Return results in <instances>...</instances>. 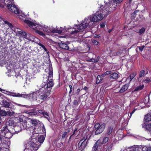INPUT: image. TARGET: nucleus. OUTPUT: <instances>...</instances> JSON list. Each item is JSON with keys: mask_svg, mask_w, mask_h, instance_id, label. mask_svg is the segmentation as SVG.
I'll return each instance as SVG.
<instances>
[{"mask_svg": "<svg viewBox=\"0 0 151 151\" xmlns=\"http://www.w3.org/2000/svg\"><path fill=\"white\" fill-rule=\"evenodd\" d=\"M122 0H114L113 3L111 4L110 2L105 3V5L103 6L101 5L100 7L99 12H97L95 14H93L89 17V21L93 24L94 22L101 20L103 18V15L104 17H106L108 15L111 14V12L116 9L117 4L122 1Z\"/></svg>", "mask_w": 151, "mask_h": 151, "instance_id": "nucleus-1", "label": "nucleus"}, {"mask_svg": "<svg viewBox=\"0 0 151 151\" xmlns=\"http://www.w3.org/2000/svg\"><path fill=\"white\" fill-rule=\"evenodd\" d=\"M49 76H47V83L45 84V85H42V88L46 90L47 91L50 92L52 89V87L54 85L53 82L52 81L53 71L52 68L51 67L49 68Z\"/></svg>", "mask_w": 151, "mask_h": 151, "instance_id": "nucleus-2", "label": "nucleus"}, {"mask_svg": "<svg viewBox=\"0 0 151 151\" xmlns=\"http://www.w3.org/2000/svg\"><path fill=\"white\" fill-rule=\"evenodd\" d=\"M39 91L34 93L33 95L35 96V98L34 99L36 100L40 101L44 100L47 98L50 95V92L41 88L39 90Z\"/></svg>", "mask_w": 151, "mask_h": 151, "instance_id": "nucleus-3", "label": "nucleus"}, {"mask_svg": "<svg viewBox=\"0 0 151 151\" xmlns=\"http://www.w3.org/2000/svg\"><path fill=\"white\" fill-rule=\"evenodd\" d=\"M10 135L11 133L8 131L7 126L3 127L0 130V142H5V140L9 141Z\"/></svg>", "mask_w": 151, "mask_h": 151, "instance_id": "nucleus-4", "label": "nucleus"}, {"mask_svg": "<svg viewBox=\"0 0 151 151\" xmlns=\"http://www.w3.org/2000/svg\"><path fill=\"white\" fill-rule=\"evenodd\" d=\"M106 127V124L104 123H96L93 127V131H95V135H98L102 133Z\"/></svg>", "mask_w": 151, "mask_h": 151, "instance_id": "nucleus-5", "label": "nucleus"}, {"mask_svg": "<svg viewBox=\"0 0 151 151\" xmlns=\"http://www.w3.org/2000/svg\"><path fill=\"white\" fill-rule=\"evenodd\" d=\"M37 142L35 143L30 141L26 144V150L31 151H36L37 150L40 145H38Z\"/></svg>", "mask_w": 151, "mask_h": 151, "instance_id": "nucleus-6", "label": "nucleus"}, {"mask_svg": "<svg viewBox=\"0 0 151 151\" xmlns=\"http://www.w3.org/2000/svg\"><path fill=\"white\" fill-rule=\"evenodd\" d=\"M89 17L86 18L83 23L80 24L77 27L78 30H80L88 27L90 28L93 25V24L89 21Z\"/></svg>", "mask_w": 151, "mask_h": 151, "instance_id": "nucleus-7", "label": "nucleus"}, {"mask_svg": "<svg viewBox=\"0 0 151 151\" xmlns=\"http://www.w3.org/2000/svg\"><path fill=\"white\" fill-rule=\"evenodd\" d=\"M0 91L4 93L5 94L14 97H22L24 98L26 96L25 95L19 93H16L15 92L5 91L4 90H3L1 88H0Z\"/></svg>", "mask_w": 151, "mask_h": 151, "instance_id": "nucleus-8", "label": "nucleus"}, {"mask_svg": "<svg viewBox=\"0 0 151 151\" xmlns=\"http://www.w3.org/2000/svg\"><path fill=\"white\" fill-rule=\"evenodd\" d=\"M7 140H5V142H0V151H9L8 148L10 143Z\"/></svg>", "mask_w": 151, "mask_h": 151, "instance_id": "nucleus-9", "label": "nucleus"}, {"mask_svg": "<svg viewBox=\"0 0 151 151\" xmlns=\"http://www.w3.org/2000/svg\"><path fill=\"white\" fill-rule=\"evenodd\" d=\"M43 111V109H40L38 108L33 109L29 112V114L32 116H38L40 115Z\"/></svg>", "mask_w": 151, "mask_h": 151, "instance_id": "nucleus-10", "label": "nucleus"}, {"mask_svg": "<svg viewBox=\"0 0 151 151\" xmlns=\"http://www.w3.org/2000/svg\"><path fill=\"white\" fill-rule=\"evenodd\" d=\"M7 7L12 12H14L16 14H18L19 13V9L15 5L9 4L7 5Z\"/></svg>", "mask_w": 151, "mask_h": 151, "instance_id": "nucleus-11", "label": "nucleus"}, {"mask_svg": "<svg viewBox=\"0 0 151 151\" xmlns=\"http://www.w3.org/2000/svg\"><path fill=\"white\" fill-rule=\"evenodd\" d=\"M23 124H18L14 127V129L15 132H18L26 128V125L25 123Z\"/></svg>", "mask_w": 151, "mask_h": 151, "instance_id": "nucleus-12", "label": "nucleus"}, {"mask_svg": "<svg viewBox=\"0 0 151 151\" xmlns=\"http://www.w3.org/2000/svg\"><path fill=\"white\" fill-rule=\"evenodd\" d=\"M70 131L69 129L65 131H63L58 134V136L61 137V139L64 140L68 137V134L69 132Z\"/></svg>", "mask_w": 151, "mask_h": 151, "instance_id": "nucleus-13", "label": "nucleus"}, {"mask_svg": "<svg viewBox=\"0 0 151 151\" xmlns=\"http://www.w3.org/2000/svg\"><path fill=\"white\" fill-rule=\"evenodd\" d=\"M89 139H88L86 142L83 141L82 142H79L78 145V147H81V149L82 150H84L87 146L88 143Z\"/></svg>", "mask_w": 151, "mask_h": 151, "instance_id": "nucleus-14", "label": "nucleus"}, {"mask_svg": "<svg viewBox=\"0 0 151 151\" xmlns=\"http://www.w3.org/2000/svg\"><path fill=\"white\" fill-rule=\"evenodd\" d=\"M101 143L99 140H98L94 144L92 151H100L99 147L100 146Z\"/></svg>", "mask_w": 151, "mask_h": 151, "instance_id": "nucleus-15", "label": "nucleus"}, {"mask_svg": "<svg viewBox=\"0 0 151 151\" xmlns=\"http://www.w3.org/2000/svg\"><path fill=\"white\" fill-rule=\"evenodd\" d=\"M1 103L2 106L5 107V108H10V102L7 101L5 99H3L2 101H1Z\"/></svg>", "mask_w": 151, "mask_h": 151, "instance_id": "nucleus-16", "label": "nucleus"}, {"mask_svg": "<svg viewBox=\"0 0 151 151\" xmlns=\"http://www.w3.org/2000/svg\"><path fill=\"white\" fill-rule=\"evenodd\" d=\"M30 123L32 124V125L36 127H38L39 124H40V121L36 119H32L30 121Z\"/></svg>", "mask_w": 151, "mask_h": 151, "instance_id": "nucleus-17", "label": "nucleus"}, {"mask_svg": "<svg viewBox=\"0 0 151 151\" xmlns=\"http://www.w3.org/2000/svg\"><path fill=\"white\" fill-rule=\"evenodd\" d=\"M24 118V116L23 115L18 116L16 118L15 122H16V123H18L19 124L21 123L24 124L23 123H25L23 122ZM23 124L24 125V124Z\"/></svg>", "mask_w": 151, "mask_h": 151, "instance_id": "nucleus-18", "label": "nucleus"}, {"mask_svg": "<svg viewBox=\"0 0 151 151\" xmlns=\"http://www.w3.org/2000/svg\"><path fill=\"white\" fill-rule=\"evenodd\" d=\"M55 145L58 148H60L63 145V144L61 142H60L58 139H55L54 141Z\"/></svg>", "mask_w": 151, "mask_h": 151, "instance_id": "nucleus-19", "label": "nucleus"}, {"mask_svg": "<svg viewBox=\"0 0 151 151\" xmlns=\"http://www.w3.org/2000/svg\"><path fill=\"white\" fill-rule=\"evenodd\" d=\"M59 46L60 48L64 50H69V47L68 45L65 43L61 42L59 44Z\"/></svg>", "mask_w": 151, "mask_h": 151, "instance_id": "nucleus-20", "label": "nucleus"}, {"mask_svg": "<svg viewBox=\"0 0 151 151\" xmlns=\"http://www.w3.org/2000/svg\"><path fill=\"white\" fill-rule=\"evenodd\" d=\"M24 21V22L25 23L27 24L29 27L32 28L33 29L34 28V26H35V24L28 20L25 19Z\"/></svg>", "mask_w": 151, "mask_h": 151, "instance_id": "nucleus-21", "label": "nucleus"}, {"mask_svg": "<svg viewBox=\"0 0 151 151\" xmlns=\"http://www.w3.org/2000/svg\"><path fill=\"white\" fill-rule=\"evenodd\" d=\"M104 76L103 75H98L96 78V84H99L100 83L102 82Z\"/></svg>", "mask_w": 151, "mask_h": 151, "instance_id": "nucleus-22", "label": "nucleus"}, {"mask_svg": "<svg viewBox=\"0 0 151 151\" xmlns=\"http://www.w3.org/2000/svg\"><path fill=\"white\" fill-rule=\"evenodd\" d=\"M45 31L47 32H52V33H57L59 34L62 33V32L61 30H55V29H47Z\"/></svg>", "mask_w": 151, "mask_h": 151, "instance_id": "nucleus-23", "label": "nucleus"}, {"mask_svg": "<svg viewBox=\"0 0 151 151\" xmlns=\"http://www.w3.org/2000/svg\"><path fill=\"white\" fill-rule=\"evenodd\" d=\"M138 150V146L134 145L132 147H129L128 148V150H127V151H126V150H125L124 151H128V150L130 151H137Z\"/></svg>", "mask_w": 151, "mask_h": 151, "instance_id": "nucleus-24", "label": "nucleus"}, {"mask_svg": "<svg viewBox=\"0 0 151 151\" xmlns=\"http://www.w3.org/2000/svg\"><path fill=\"white\" fill-rule=\"evenodd\" d=\"M45 137L43 135L40 136V137H39L38 138V142H37V144L38 145H40L39 144V143H42L44 142L45 140Z\"/></svg>", "mask_w": 151, "mask_h": 151, "instance_id": "nucleus-25", "label": "nucleus"}, {"mask_svg": "<svg viewBox=\"0 0 151 151\" xmlns=\"http://www.w3.org/2000/svg\"><path fill=\"white\" fill-rule=\"evenodd\" d=\"M118 76V75L117 73L114 72L110 75V79H115L117 78Z\"/></svg>", "mask_w": 151, "mask_h": 151, "instance_id": "nucleus-26", "label": "nucleus"}, {"mask_svg": "<svg viewBox=\"0 0 151 151\" xmlns=\"http://www.w3.org/2000/svg\"><path fill=\"white\" fill-rule=\"evenodd\" d=\"M44 117L48 120L50 118L47 112H46L45 110H43V111H42V113L41 114Z\"/></svg>", "mask_w": 151, "mask_h": 151, "instance_id": "nucleus-27", "label": "nucleus"}, {"mask_svg": "<svg viewBox=\"0 0 151 151\" xmlns=\"http://www.w3.org/2000/svg\"><path fill=\"white\" fill-rule=\"evenodd\" d=\"M35 25L34 28L33 29L36 30V32H37V31H40L39 30L41 29H42V27L40 25L37 24H35Z\"/></svg>", "mask_w": 151, "mask_h": 151, "instance_id": "nucleus-28", "label": "nucleus"}, {"mask_svg": "<svg viewBox=\"0 0 151 151\" xmlns=\"http://www.w3.org/2000/svg\"><path fill=\"white\" fill-rule=\"evenodd\" d=\"M144 119L146 122H147L151 121V115L150 114H147L145 115L144 118Z\"/></svg>", "mask_w": 151, "mask_h": 151, "instance_id": "nucleus-29", "label": "nucleus"}, {"mask_svg": "<svg viewBox=\"0 0 151 151\" xmlns=\"http://www.w3.org/2000/svg\"><path fill=\"white\" fill-rule=\"evenodd\" d=\"M144 85L142 84L137 87L133 91H139L142 89L144 87Z\"/></svg>", "mask_w": 151, "mask_h": 151, "instance_id": "nucleus-30", "label": "nucleus"}, {"mask_svg": "<svg viewBox=\"0 0 151 151\" xmlns=\"http://www.w3.org/2000/svg\"><path fill=\"white\" fill-rule=\"evenodd\" d=\"M143 151H151V147L144 146L142 148Z\"/></svg>", "mask_w": 151, "mask_h": 151, "instance_id": "nucleus-31", "label": "nucleus"}, {"mask_svg": "<svg viewBox=\"0 0 151 151\" xmlns=\"http://www.w3.org/2000/svg\"><path fill=\"white\" fill-rule=\"evenodd\" d=\"M109 138L108 137H105L103 139V141L101 142V144H105L108 142L109 140Z\"/></svg>", "mask_w": 151, "mask_h": 151, "instance_id": "nucleus-32", "label": "nucleus"}, {"mask_svg": "<svg viewBox=\"0 0 151 151\" xmlns=\"http://www.w3.org/2000/svg\"><path fill=\"white\" fill-rule=\"evenodd\" d=\"M113 128L110 127L108 128L107 130L106 131V134L108 135L110 134L112 131Z\"/></svg>", "mask_w": 151, "mask_h": 151, "instance_id": "nucleus-33", "label": "nucleus"}, {"mask_svg": "<svg viewBox=\"0 0 151 151\" xmlns=\"http://www.w3.org/2000/svg\"><path fill=\"white\" fill-rule=\"evenodd\" d=\"M145 128L147 130H151V123L150 124H146L145 126Z\"/></svg>", "mask_w": 151, "mask_h": 151, "instance_id": "nucleus-34", "label": "nucleus"}, {"mask_svg": "<svg viewBox=\"0 0 151 151\" xmlns=\"http://www.w3.org/2000/svg\"><path fill=\"white\" fill-rule=\"evenodd\" d=\"M6 116H13L14 114V112L10 110L6 111Z\"/></svg>", "mask_w": 151, "mask_h": 151, "instance_id": "nucleus-35", "label": "nucleus"}, {"mask_svg": "<svg viewBox=\"0 0 151 151\" xmlns=\"http://www.w3.org/2000/svg\"><path fill=\"white\" fill-rule=\"evenodd\" d=\"M39 45L46 52L47 54H48L49 53V51L47 50V49L44 45H43L41 43H39Z\"/></svg>", "mask_w": 151, "mask_h": 151, "instance_id": "nucleus-36", "label": "nucleus"}, {"mask_svg": "<svg viewBox=\"0 0 151 151\" xmlns=\"http://www.w3.org/2000/svg\"><path fill=\"white\" fill-rule=\"evenodd\" d=\"M69 86L70 89V90L69 92V96H71L70 95L71 94V93L72 92L73 93L74 89H73V87L72 85H69Z\"/></svg>", "mask_w": 151, "mask_h": 151, "instance_id": "nucleus-37", "label": "nucleus"}, {"mask_svg": "<svg viewBox=\"0 0 151 151\" xmlns=\"http://www.w3.org/2000/svg\"><path fill=\"white\" fill-rule=\"evenodd\" d=\"M6 111L0 109V115L3 116H6Z\"/></svg>", "mask_w": 151, "mask_h": 151, "instance_id": "nucleus-38", "label": "nucleus"}, {"mask_svg": "<svg viewBox=\"0 0 151 151\" xmlns=\"http://www.w3.org/2000/svg\"><path fill=\"white\" fill-rule=\"evenodd\" d=\"M137 73L136 72H134L132 73L130 76V81L132 80L136 76Z\"/></svg>", "mask_w": 151, "mask_h": 151, "instance_id": "nucleus-39", "label": "nucleus"}, {"mask_svg": "<svg viewBox=\"0 0 151 151\" xmlns=\"http://www.w3.org/2000/svg\"><path fill=\"white\" fill-rule=\"evenodd\" d=\"M145 71L144 70H142L140 72L139 78L143 76H144Z\"/></svg>", "mask_w": 151, "mask_h": 151, "instance_id": "nucleus-40", "label": "nucleus"}, {"mask_svg": "<svg viewBox=\"0 0 151 151\" xmlns=\"http://www.w3.org/2000/svg\"><path fill=\"white\" fill-rule=\"evenodd\" d=\"M4 23L5 24H7L10 28H13V26L12 24L8 22V21H4Z\"/></svg>", "mask_w": 151, "mask_h": 151, "instance_id": "nucleus-41", "label": "nucleus"}, {"mask_svg": "<svg viewBox=\"0 0 151 151\" xmlns=\"http://www.w3.org/2000/svg\"><path fill=\"white\" fill-rule=\"evenodd\" d=\"M112 147V144H111L110 145L107 146L106 148V151H107L108 150V151H111V148Z\"/></svg>", "mask_w": 151, "mask_h": 151, "instance_id": "nucleus-42", "label": "nucleus"}, {"mask_svg": "<svg viewBox=\"0 0 151 151\" xmlns=\"http://www.w3.org/2000/svg\"><path fill=\"white\" fill-rule=\"evenodd\" d=\"M145 28L144 27H142L141 29H140L139 32V33L141 35L145 31Z\"/></svg>", "mask_w": 151, "mask_h": 151, "instance_id": "nucleus-43", "label": "nucleus"}, {"mask_svg": "<svg viewBox=\"0 0 151 151\" xmlns=\"http://www.w3.org/2000/svg\"><path fill=\"white\" fill-rule=\"evenodd\" d=\"M111 73V71H107L106 72H104V73L102 74V75L104 76H105L107 75L110 74Z\"/></svg>", "mask_w": 151, "mask_h": 151, "instance_id": "nucleus-44", "label": "nucleus"}, {"mask_svg": "<svg viewBox=\"0 0 151 151\" xmlns=\"http://www.w3.org/2000/svg\"><path fill=\"white\" fill-rule=\"evenodd\" d=\"M87 61L90 62L95 63L97 62H98V60H96L95 59L92 58L88 60Z\"/></svg>", "mask_w": 151, "mask_h": 151, "instance_id": "nucleus-45", "label": "nucleus"}, {"mask_svg": "<svg viewBox=\"0 0 151 151\" xmlns=\"http://www.w3.org/2000/svg\"><path fill=\"white\" fill-rule=\"evenodd\" d=\"M129 86L128 84H127L123 86V91H126L128 88Z\"/></svg>", "mask_w": 151, "mask_h": 151, "instance_id": "nucleus-46", "label": "nucleus"}, {"mask_svg": "<svg viewBox=\"0 0 151 151\" xmlns=\"http://www.w3.org/2000/svg\"><path fill=\"white\" fill-rule=\"evenodd\" d=\"M79 31H78L77 30H76L75 29L74 31H73L71 33H70V34L71 35H75L77 34L78 32Z\"/></svg>", "mask_w": 151, "mask_h": 151, "instance_id": "nucleus-47", "label": "nucleus"}, {"mask_svg": "<svg viewBox=\"0 0 151 151\" xmlns=\"http://www.w3.org/2000/svg\"><path fill=\"white\" fill-rule=\"evenodd\" d=\"M142 82L145 83H147L150 82L151 80L148 78H147L145 80H143Z\"/></svg>", "mask_w": 151, "mask_h": 151, "instance_id": "nucleus-48", "label": "nucleus"}, {"mask_svg": "<svg viewBox=\"0 0 151 151\" xmlns=\"http://www.w3.org/2000/svg\"><path fill=\"white\" fill-rule=\"evenodd\" d=\"M36 32L39 35L42 36H45V34L42 32L40 31H37Z\"/></svg>", "mask_w": 151, "mask_h": 151, "instance_id": "nucleus-49", "label": "nucleus"}, {"mask_svg": "<svg viewBox=\"0 0 151 151\" xmlns=\"http://www.w3.org/2000/svg\"><path fill=\"white\" fill-rule=\"evenodd\" d=\"M73 105L75 106H77L79 104L78 101L77 100H75L73 102Z\"/></svg>", "mask_w": 151, "mask_h": 151, "instance_id": "nucleus-50", "label": "nucleus"}, {"mask_svg": "<svg viewBox=\"0 0 151 151\" xmlns=\"http://www.w3.org/2000/svg\"><path fill=\"white\" fill-rule=\"evenodd\" d=\"M92 42L93 45H98L99 43V42L96 40H93Z\"/></svg>", "mask_w": 151, "mask_h": 151, "instance_id": "nucleus-51", "label": "nucleus"}, {"mask_svg": "<svg viewBox=\"0 0 151 151\" xmlns=\"http://www.w3.org/2000/svg\"><path fill=\"white\" fill-rule=\"evenodd\" d=\"M106 24L105 22H102L101 23H100V27L101 28H104L105 25Z\"/></svg>", "mask_w": 151, "mask_h": 151, "instance_id": "nucleus-52", "label": "nucleus"}, {"mask_svg": "<svg viewBox=\"0 0 151 151\" xmlns=\"http://www.w3.org/2000/svg\"><path fill=\"white\" fill-rule=\"evenodd\" d=\"M121 54V52L119 51H117L114 53V56L116 55H119Z\"/></svg>", "mask_w": 151, "mask_h": 151, "instance_id": "nucleus-53", "label": "nucleus"}, {"mask_svg": "<svg viewBox=\"0 0 151 151\" xmlns=\"http://www.w3.org/2000/svg\"><path fill=\"white\" fill-rule=\"evenodd\" d=\"M77 130L78 129L77 128H76L75 129L74 131L73 132V133L70 136L69 139H70L71 138L72 136L74 135L75 134L76 132H77Z\"/></svg>", "mask_w": 151, "mask_h": 151, "instance_id": "nucleus-54", "label": "nucleus"}, {"mask_svg": "<svg viewBox=\"0 0 151 151\" xmlns=\"http://www.w3.org/2000/svg\"><path fill=\"white\" fill-rule=\"evenodd\" d=\"M12 121L11 120H9L8 122V124L9 126H12L13 125V123L12 122Z\"/></svg>", "mask_w": 151, "mask_h": 151, "instance_id": "nucleus-55", "label": "nucleus"}, {"mask_svg": "<svg viewBox=\"0 0 151 151\" xmlns=\"http://www.w3.org/2000/svg\"><path fill=\"white\" fill-rule=\"evenodd\" d=\"M20 33L21 34V35L23 36H26L27 35L26 33L24 31H21Z\"/></svg>", "mask_w": 151, "mask_h": 151, "instance_id": "nucleus-56", "label": "nucleus"}, {"mask_svg": "<svg viewBox=\"0 0 151 151\" xmlns=\"http://www.w3.org/2000/svg\"><path fill=\"white\" fill-rule=\"evenodd\" d=\"M87 137H83L82 139H81L80 141H79V142H83V141H86V140L87 139Z\"/></svg>", "mask_w": 151, "mask_h": 151, "instance_id": "nucleus-57", "label": "nucleus"}, {"mask_svg": "<svg viewBox=\"0 0 151 151\" xmlns=\"http://www.w3.org/2000/svg\"><path fill=\"white\" fill-rule=\"evenodd\" d=\"M135 111V109H134L130 113V116H129V118H128L126 119L127 120H128L131 117V116L132 115V114L134 112V111Z\"/></svg>", "mask_w": 151, "mask_h": 151, "instance_id": "nucleus-58", "label": "nucleus"}, {"mask_svg": "<svg viewBox=\"0 0 151 151\" xmlns=\"http://www.w3.org/2000/svg\"><path fill=\"white\" fill-rule=\"evenodd\" d=\"M30 79L29 78H28L27 77H26V82L27 83L28 81H30Z\"/></svg>", "mask_w": 151, "mask_h": 151, "instance_id": "nucleus-59", "label": "nucleus"}, {"mask_svg": "<svg viewBox=\"0 0 151 151\" xmlns=\"http://www.w3.org/2000/svg\"><path fill=\"white\" fill-rule=\"evenodd\" d=\"M82 89L81 90L80 88H78L77 90L76 93L78 95H79L80 91L82 90Z\"/></svg>", "mask_w": 151, "mask_h": 151, "instance_id": "nucleus-60", "label": "nucleus"}, {"mask_svg": "<svg viewBox=\"0 0 151 151\" xmlns=\"http://www.w3.org/2000/svg\"><path fill=\"white\" fill-rule=\"evenodd\" d=\"M144 47V46H142L139 47V49L141 51H142L143 50Z\"/></svg>", "mask_w": 151, "mask_h": 151, "instance_id": "nucleus-61", "label": "nucleus"}, {"mask_svg": "<svg viewBox=\"0 0 151 151\" xmlns=\"http://www.w3.org/2000/svg\"><path fill=\"white\" fill-rule=\"evenodd\" d=\"M42 131L43 133H45V129L44 125L42 127Z\"/></svg>", "mask_w": 151, "mask_h": 151, "instance_id": "nucleus-62", "label": "nucleus"}, {"mask_svg": "<svg viewBox=\"0 0 151 151\" xmlns=\"http://www.w3.org/2000/svg\"><path fill=\"white\" fill-rule=\"evenodd\" d=\"M100 37V36L99 35L95 34L94 36V37L95 38H99Z\"/></svg>", "mask_w": 151, "mask_h": 151, "instance_id": "nucleus-63", "label": "nucleus"}, {"mask_svg": "<svg viewBox=\"0 0 151 151\" xmlns=\"http://www.w3.org/2000/svg\"><path fill=\"white\" fill-rule=\"evenodd\" d=\"M83 89L85 91H87L88 90V88L87 86H86L83 88Z\"/></svg>", "mask_w": 151, "mask_h": 151, "instance_id": "nucleus-64", "label": "nucleus"}]
</instances>
